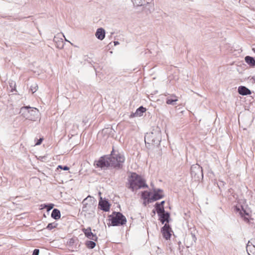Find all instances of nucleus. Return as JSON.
<instances>
[{"mask_svg":"<svg viewBox=\"0 0 255 255\" xmlns=\"http://www.w3.org/2000/svg\"><path fill=\"white\" fill-rule=\"evenodd\" d=\"M125 160V158L122 154L113 150L110 155L100 157L95 162V165L102 169H105L108 167L120 169L123 167Z\"/></svg>","mask_w":255,"mask_h":255,"instance_id":"obj_1","label":"nucleus"},{"mask_svg":"<svg viewBox=\"0 0 255 255\" xmlns=\"http://www.w3.org/2000/svg\"><path fill=\"white\" fill-rule=\"evenodd\" d=\"M147 187V186L145 184L144 181L135 173H132L129 177L128 187L132 191Z\"/></svg>","mask_w":255,"mask_h":255,"instance_id":"obj_2","label":"nucleus"},{"mask_svg":"<svg viewBox=\"0 0 255 255\" xmlns=\"http://www.w3.org/2000/svg\"><path fill=\"white\" fill-rule=\"evenodd\" d=\"M19 113L26 119L35 121L38 118L39 111L36 108L25 106L21 108Z\"/></svg>","mask_w":255,"mask_h":255,"instance_id":"obj_3","label":"nucleus"},{"mask_svg":"<svg viewBox=\"0 0 255 255\" xmlns=\"http://www.w3.org/2000/svg\"><path fill=\"white\" fill-rule=\"evenodd\" d=\"M109 217L113 226H123L127 222L126 218L120 212H114Z\"/></svg>","mask_w":255,"mask_h":255,"instance_id":"obj_4","label":"nucleus"},{"mask_svg":"<svg viewBox=\"0 0 255 255\" xmlns=\"http://www.w3.org/2000/svg\"><path fill=\"white\" fill-rule=\"evenodd\" d=\"M145 143H151L155 145L159 144L161 141V133L159 130L147 133L144 137Z\"/></svg>","mask_w":255,"mask_h":255,"instance_id":"obj_5","label":"nucleus"},{"mask_svg":"<svg viewBox=\"0 0 255 255\" xmlns=\"http://www.w3.org/2000/svg\"><path fill=\"white\" fill-rule=\"evenodd\" d=\"M82 210L86 213L93 212L96 206V200L94 197L88 196L82 201Z\"/></svg>","mask_w":255,"mask_h":255,"instance_id":"obj_6","label":"nucleus"},{"mask_svg":"<svg viewBox=\"0 0 255 255\" xmlns=\"http://www.w3.org/2000/svg\"><path fill=\"white\" fill-rule=\"evenodd\" d=\"M191 174L195 178H199L200 176L203 177L202 167L198 164L193 165L191 167Z\"/></svg>","mask_w":255,"mask_h":255,"instance_id":"obj_7","label":"nucleus"},{"mask_svg":"<svg viewBox=\"0 0 255 255\" xmlns=\"http://www.w3.org/2000/svg\"><path fill=\"white\" fill-rule=\"evenodd\" d=\"M163 191L161 189L154 190L153 195L148 199L149 202H152L161 199L163 197Z\"/></svg>","mask_w":255,"mask_h":255,"instance_id":"obj_8","label":"nucleus"},{"mask_svg":"<svg viewBox=\"0 0 255 255\" xmlns=\"http://www.w3.org/2000/svg\"><path fill=\"white\" fill-rule=\"evenodd\" d=\"M161 232L163 237L166 239H169L171 237V229L168 224H165L161 229Z\"/></svg>","mask_w":255,"mask_h":255,"instance_id":"obj_9","label":"nucleus"},{"mask_svg":"<svg viewBox=\"0 0 255 255\" xmlns=\"http://www.w3.org/2000/svg\"><path fill=\"white\" fill-rule=\"evenodd\" d=\"M197 238L194 234L191 233L188 235L185 239V242L187 247H189L195 243Z\"/></svg>","mask_w":255,"mask_h":255,"instance_id":"obj_10","label":"nucleus"},{"mask_svg":"<svg viewBox=\"0 0 255 255\" xmlns=\"http://www.w3.org/2000/svg\"><path fill=\"white\" fill-rule=\"evenodd\" d=\"M82 231L85 234L86 237L88 239L92 240L93 241H97L98 239V237L96 234H94L91 232V229L90 227H89L87 229H83Z\"/></svg>","mask_w":255,"mask_h":255,"instance_id":"obj_11","label":"nucleus"},{"mask_svg":"<svg viewBox=\"0 0 255 255\" xmlns=\"http://www.w3.org/2000/svg\"><path fill=\"white\" fill-rule=\"evenodd\" d=\"M247 251L249 255H253L255 253V240H251L248 242L247 245Z\"/></svg>","mask_w":255,"mask_h":255,"instance_id":"obj_12","label":"nucleus"},{"mask_svg":"<svg viewBox=\"0 0 255 255\" xmlns=\"http://www.w3.org/2000/svg\"><path fill=\"white\" fill-rule=\"evenodd\" d=\"M99 206L101 210L107 212L110 209V204L108 201L104 200L101 198V200L99 202Z\"/></svg>","mask_w":255,"mask_h":255,"instance_id":"obj_13","label":"nucleus"},{"mask_svg":"<svg viewBox=\"0 0 255 255\" xmlns=\"http://www.w3.org/2000/svg\"><path fill=\"white\" fill-rule=\"evenodd\" d=\"M134 5L136 6H144L150 3L152 0H131Z\"/></svg>","mask_w":255,"mask_h":255,"instance_id":"obj_14","label":"nucleus"},{"mask_svg":"<svg viewBox=\"0 0 255 255\" xmlns=\"http://www.w3.org/2000/svg\"><path fill=\"white\" fill-rule=\"evenodd\" d=\"M178 101L177 97L175 95H172L166 99V103L168 105H175Z\"/></svg>","mask_w":255,"mask_h":255,"instance_id":"obj_15","label":"nucleus"},{"mask_svg":"<svg viewBox=\"0 0 255 255\" xmlns=\"http://www.w3.org/2000/svg\"><path fill=\"white\" fill-rule=\"evenodd\" d=\"M95 35L96 37L100 40H102L104 39L105 37V30L102 28L97 29Z\"/></svg>","mask_w":255,"mask_h":255,"instance_id":"obj_16","label":"nucleus"},{"mask_svg":"<svg viewBox=\"0 0 255 255\" xmlns=\"http://www.w3.org/2000/svg\"><path fill=\"white\" fill-rule=\"evenodd\" d=\"M238 92L242 95H247L251 94V91L245 86H240L238 88Z\"/></svg>","mask_w":255,"mask_h":255,"instance_id":"obj_17","label":"nucleus"},{"mask_svg":"<svg viewBox=\"0 0 255 255\" xmlns=\"http://www.w3.org/2000/svg\"><path fill=\"white\" fill-rule=\"evenodd\" d=\"M160 217V220L162 224H164L165 222H168L169 218V213L168 212H164L159 215Z\"/></svg>","mask_w":255,"mask_h":255,"instance_id":"obj_18","label":"nucleus"},{"mask_svg":"<svg viewBox=\"0 0 255 255\" xmlns=\"http://www.w3.org/2000/svg\"><path fill=\"white\" fill-rule=\"evenodd\" d=\"M245 61L248 65H250V67H255V60L253 57L250 56H247L245 58Z\"/></svg>","mask_w":255,"mask_h":255,"instance_id":"obj_19","label":"nucleus"},{"mask_svg":"<svg viewBox=\"0 0 255 255\" xmlns=\"http://www.w3.org/2000/svg\"><path fill=\"white\" fill-rule=\"evenodd\" d=\"M51 217L55 220L60 219L61 217L60 211L57 209H53L51 213Z\"/></svg>","mask_w":255,"mask_h":255,"instance_id":"obj_20","label":"nucleus"},{"mask_svg":"<svg viewBox=\"0 0 255 255\" xmlns=\"http://www.w3.org/2000/svg\"><path fill=\"white\" fill-rule=\"evenodd\" d=\"M155 208L158 216L165 212L164 207L160 206L158 203L155 204Z\"/></svg>","mask_w":255,"mask_h":255,"instance_id":"obj_21","label":"nucleus"},{"mask_svg":"<svg viewBox=\"0 0 255 255\" xmlns=\"http://www.w3.org/2000/svg\"><path fill=\"white\" fill-rule=\"evenodd\" d=\"M146 111V109L142 106L138 108L135 113V115L138 116H142V114Z\"/></svg>","mask_w":255,"mask_h":255,"instance_id":"obj_22","label":"nucleus"},{"mask_svg":"<svg viewBox=\"0 0 255 255\" xmlns=\"http://www.w3.org/2000/svg\"><path fill=\"white\" fill-rule=\"evenodd\" d=\"M87 247L89 249H93L96 246V243L92 241H88L86 243Z\"/></svg>","mask_w":255,"mask_h":255,"instance_id":"obj_23","label":"nucleus"},{"mask_svg":"<svg viewBox=\"0 0 255 255\" xmlns=\"http://www.w3.org/2000/svg\"><path fill=\"white\" fill-rule=\"evenodd\" d=\"M57 225V224L55 222H53V223H49L47 225L46 228L48 229V230H51L56 228Z\"/></svg>","mask_w":255,"mask_h":255,"instance_id":"obj_24","label":"nucleus"},{"mask_svg":"<svg viewBox=\"0 0 255 255\" xmlns=\"http://www.w3.org/2000/svg\"><path fill=\"white\" fill-rule=\"evenodd\" d=\"M38 89V86L36 84H34L31 86L30 87V90L32 92V93H34Z\"/></svg>","mask_w":255,"mask_h":255,"instance_id":"obj_25","label":"nucleus"},{"mask_svg":"<svg viewBox=\"0 0 255 255\" xmlns=\"http://www.w3.org/2000/svg\"><path fill=\"white\" fill-rule=\"evenodd\" d=\"M149 196H150L149 192H148L147 191H144V192H142V198H144V199H148L149 198Z\"/></svg>","mask_w":255,"mask_h":255,"instance_id":"obj_26","label":"nucleus"},{"mask_svg":"<svg viewBox=\"0 0 255 255\" xmlns=\"http://www.w3.org/2000/svg\"><path fill=\"white\" fill-rule=\"evenodd\" d=\"M53 207L54 205L53 204H49L47 205H45V207L47 208V211L51 210Z\"/></svg>","mask_w":255,"mask_h":255,"instance_id":"obj_27","label":"nucleus"},{"mask_svg":"<svg viewBox=\"0 0 255 255\" xmlns=\"http://www.w3.org/2000/svg\"><path fill=\"white\" fill-rule=\"evenodd\" d=\"M59 43L57 44V47L62 48L63 47V44L62 39L60 40H58Z\"/></svg>","mask_w":255,"mask_h":255,"instance_id":"obj_28","label":"nucleus"},{"mask_svg":"<svg viewBox=\"0 0 255 255\" xmlns=\"http://www.w3.org/2000/svg\"><path fill=\"white\" fill-rule=\"evenodd\" d=\"M58 168L62 169H63L64 170H68L69 169V168L68 166H65L63 167L61 165H59L58 166Z\"/></svg>","mask_w":255,"mask_h":255,"instance_id":"obj_29","label":"nucleus"},{"mask_svg":"<svg viewBox=\"0 0 255 255\" xmlns=\"http://www.w3.org/2000/svg\"><path fill=\"white\" fill-rule=\"evenodd\" d=\"M39 253V250L38 249H35L33 252L32 255H38Z\"/></svg>","mask_w":255,"mask_h":255,"instance_id":"obj_30","label":"nucleus"},{"mask_svg":"<svg viewBox=\"0 0 255 255\" xmlns=\"http://www.w3.org/2000/svg\"><path fill=\"white\" fill-rule=\"evenodd\" d=\"M242 208V210L240 211V214L243 216L244 214L247 215H248V214L246 212L245 210H244V209L243 208V207L241 206Z\"/></svg>","mask_w":255,"mask_h":255,"instance_id":"obj_31","label":"nucleus"},{"mask_svg":"<svg viewBox=\"0 0 255 255\" xmlns=\"http://www.w3.org/2000/svg\"><path fill=\"white\" fill-rule=\"evenodd\" d=\"M42 140H43V138H40L38 140V141L36 143L35 145H40L41 143Z\"/></svg>","mask_w":255,"mask_h":255,"instance_id":"obj_32","label":"nucleus"},{"mask_svg":"<svg viewBox=\"0 0 255 255\" xmlns=\"http://www.w3.org/2000/svg\"><path fill=\"white\" fill-rule=\"evenodd\" d=\"M164 203H165V201H162L160 203H159V206H161V207H163V205H164Z\"/></svg>","mask_w":255,"mask_h":255,"instance_id":"obj_33","label":"nucleus"},{"mask_svg":"<svg viewBox=\"0 0 255 255\" xmlns=\"http://www.w3.org/2000/svg\"><path fill=\"white\" fill-rule=\"evenodd\" d=\"M119 44H120V43L118 41H115L114 42V45H119Z\"/></svg>","mask_w":255,"mask_h":255,"instance_id":"obj_34","label":"nucleus"},{"mask_svg":"<svg viewBox=\"0 0 255 255\" xmlns=\"http://www.w3.org/2000/svg\"><path fill=\"white\" fill-rule=\"evenodd\" d=\"M57 38L56 37H54V39H53L54 41L55 42H56V43H57Z\"/></svg>","mask_w":255,"mask_h":255,"instance_id":"obj_35","label":"nucleus"},{"mask_svg":"<svg viewBox=\"0 0 255 255\" xmlns=\"http://www.w3.org/2000/svg\"><path fill=\"white\" fill-rule=\"evenodd\" d=\"M252 79L253 80V81L255 83V76H254L252 78Z\"/></svg>","mask_w":255,"mask_h":255,"instance_id":"obj_36","label":"nucleus"},{"mask_svg":"<svg viewBox=\"0 0 255 255\" xmlns=\"http://www.w3.org/2000/svg\"><path fill=\"white\" fill-rule=\"evenodd\" d=\"M236 209H237V211H240V208H239V207H237V206H236Z\"/></svg>","mask_w":255,"mask_h":255,"instance_id":"obj_37","label":"nucleus"},{"mask_svg":"<svg viewBox=\"0 0 255 255\" xmlns=\"http://www.w3.org/2000/svg\"><path fill=\"white\" fill-rule=\"evenodd\" d=\"M252 50L253 51V52L255 53V48H252Z\"/></svg>","mask_w":255,"mask_h":255,"instance_id":"obj_38","label":"nucleus"}]
</instances>
